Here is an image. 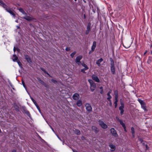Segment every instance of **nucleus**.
Listing matches in <instances>:
<instances>
[{
	"label": "nucleus",
	"mask_w": 152,
	"mask_h": 152,
	"mask_svg": "<svg viewBox=\"0 0 152 152\" xmlns=\"http://www.w3.org/2000/svg\"><path fill=\"white\" fill-rule=\"evenodd\" d=\"M75 1H76V0H75Z\"/></svg>",
	"instance_id": "obj_62"
},
{
	"label": "nucleus",
	"mask_w": 152,
	"mask_h": 152,
	"mask_svg": "<svg viewBox=\"0 0 152 152\" xmlns=\"http://www.w3.org/2000/svg\"><path fill=\"white\" fill-rule=\"evenodd\" d=\"M16 21L17 22H18V20H17Z\"/></svg>",
	"instance_id": "obj_61"
},
{
	"label": "nucleus",
	"mask_w": 152,
	"mask_h": 152,
	"mask_svg": "<svg viewBox=\"0 0 152 152\" xmlns=\"http://www.w3.org/2000/svg\"><path fill=\"white\" fill-rule=\"evenodd\" d=\"M120 113H121V115H123V113L124 112V110H120Z\"/></svg>",
	"instance_id": "obj_37"
},
{
	"label": "nucleus",
	"mask_w": 152,
	"mask_h": 152,
	"mask_svg": "<svg viewBox=\"0 0 152 152\" xmlns=\"http://www.w3.org/2000/svg\"><path fill=\"white\" fill-rule=\"evenodd\" d=\"M108 100L109 101V104H110V106H111L112 104L111 101L110 99V100Z\"/></svg>",
	"instance_id": "obj_40"
},
{
	"label": "nucleus",
	"mask_w": 152,
	"mask_h": 152,
	"mask_svg": "<svg viewBox=\"0 0 152 152\" xmlns=\"http://www.w3.org/2000/svg\"><path fill=\"white\" fill-rule=\"evenodd\" d=\"M36 106V107H37V109L39 110H40V108L39 107V106H38L37 104H37H35Z\"/></svg>",
	"instance_id": "obj_46"
},
{
	"label": "nucleus",
	"mask_w": 152,
	"mask_h": 152,
	"mask_svg": "<svg viewBox=\"0 0 152 152\" xmlns=\"http://www.w3.org/2000/svg\"><path fill=\"white\" fill-rule=\"evenodd\" d=\"M99 125L103 129H106L107 127V126L102 121L99 120Z\"/></svg>",
	"instance_id": "obj_3"
},
{
	"label": "nucleus",
	"mask_w": 152,
	"mask_h": 152,
	"mask_svg": "<svg viewBox=\"0 0 152 152\" xmlns=\"http://www.w3.org/2000/svg\"><path fill=\"white\" fill-rule=\"evenodd\" d=\"M99 89H100L101 91L100 92V93L101 94H103V93L104 91L103 90V88L101 86L99 87Z\"/></svg>",
	"instance_id": "obj_29"
},
{
	"label": "nucleus",
	"mask_w": 152,
	"mask_h": 152,
	"mask_svg": "<svg viewBox=\"0 0 152 152\" xmlns=\"http://www.w3.org/2000/svg\"><path fill=\"white\" fill-rule=\"evenodd\" d=\"M124 107V106H120L119 107V109L120 110H123Z\"/></svg>",
	"instance_id": "obj_35"
},
{
	"label": "nucleus",
	"mask_w": 152,
	"mask_h": 152,
	"mask_svg": "<svg viewBox=\"0 0 152 152\" xmlns=\"http://www.w3.org/2000/svg\"><path fill=\"white\" fill-rule=\"evenodd\" d=\"M115 96L116 95H118V92L117 91H115Z\"/></svg>",
	"instance_id": "obj_42"
},
{
	"label": "nucleus",
	"mask_w": 152,
	"mask_h": 152,
	"mask_svg": "<svg viewBox=\"0 0 152 152\" xmlns=\"http://www.w3.org/2000/svg\"><path fill=\"white\" fill-rule=\"evenodd\" d=\"M31 100L33 102H34V104H37V103L36 102V101L33 99V98L32 97H31Z\"/></svg>",
	"instance_id": "obj_30"
},
{
	"label": "nucleus",
	"mask_w": 152,
	"mask_h": 152,
	"mask_svg": "<svg viewBox=\"0 0 152 152\" xmlns=\"http://www.w3.org/2000/svg\"><path fill=\"white\" fill-rule=\"evenodd\" d=\"M91 28V25L90 23H88V24L87 27V29L86 31L85 34H88Z\"/></svg>",
	"instance_id": "obj_9"
},
{
	"label": "nucleus",
	"mask_w": 152,
	"mask_h": 152,
	"mask_svg": "<svg viewBox=\"0 0 152 152\" xmlns=\"http://www.w3.org/2000/svg\"><path fill=\"white\" fill-rule=\"evenodd\" d=\"M51 81L52 82L54 83H57V81H56V80H54V79H52L51 80Z\"/></svg>",
	"instance_id": "obj_32"
},
{
	"label": "nucleus",
	"mask_w": 152,
	"mask_h": 152,
	"mask_svg": "<svg viewBox=\"0 0 152 152\" xmlns=\"http://www.w3.org/2000/svg\"><path fill=\"white\" fill-rule=\"evenodd\" d=\"M142 108L145 110H146V108L145 104H142L141 105Z\"/></svg>",
	"instance_id": "obj_25"
},
{
	"label": "nucleus",
	"mask_w": 152,
	"mask_h": 152,
	"mask_svg": "<svg viewBox=\"0 0 152 152\" xmlns=\"http://www.w3.org/2000/svg\"><path fill=\"white\" fill-rule=\"evenodd\" d=\"M18 10L20 12L22 13L23 14L25 15H27V14L25 12L23 9L21 8H19L18 9Z\"/></svg>",
	"instance_id": "obj_20"
},
{
	"label": "nucleus",
	"mask_w": 152,
	"mask_h": 152,
	"mask_svg": "<svg viewBox=\"0 0 152 152\" xmlns=\"http://www.w3.org/2000/svg\"><path fill=\"white\" fill-rule=\"evenodd\" d=\"M111 133L112 134V135L115 137H118V135L116 130L113 128H112L110 129Z\"/></svg>",
	"instance_id": "obj_5"
},
{
	"label": "nucleus",
	"mask_w": 152,
	"mask_h": 152,
	"mask_svg": "<svg viewBox=\"0 0 152 152\" xmlns=\"http://www.w3.org/2000/svg\"><path fill=\"white\" fill-rule=\"evenodd\" d=\"M120 103L121 104V106H124V103L122 101H121V100H120Z\"/></svg>",
	"instance_id": "obj_33"
},
{
	"label": "nucleus",
	"mask_w": 152,
	"mask_h": 152,
	"mask_svg": "<svg viewBox=\"0 0 152 152\" xmlns=\"http://www.w3.org/2000/svg\"><path fill=\"white\" fill-rule=\"evenodd\" d=\"M109 146L110 148V150L111 151H113L115 150V145L112 144H110L109 145Z\"/></svg>",
	"instance_id": "obj_15"
},
{
	"label": "nucleus",
	"mask_w": 152,
	"mask_h": 152,
	"mask_svg": "<svg viewBox=\"0 0 152 152\" xmlns=\"http://www.w3.org/2000/svg\"><path fill=\"white\" fill-rule=\"evenodd\" d=\"M92 129L96 133H97L98 132V129L95 126H92Z\"/></svg>",
	"instance_id": "obj_19"
},
{
	"label": "nucleus",
	"mask_w": 152,
	"mask_h": 152,
	"mask_svg": "<svg viewBox=\"0 0 152 152\" xmlns=\"http://www.w3.org/2000/svg\"><path fill=\"white\" fill-rule=\"evenodd\" d=\"M118 101L115 100L114 104H115V107L116 108L117 106V102Z\"/></svg>",
	"instance_id": "obj_31"
},
{
	"label": "nucleus",
	"mask_w": 152,
	"mask_h": 152,
	"mask_svg": "<svg viewBox=\"0 0 152 152\" xmlns=\"http://www.w3.org/2000/svg\"><path fill=\"white\" fill-rule=\"evenodd\" d=\"M145 143L146 142L145 141H143V142L142 143L143 144L146 145Z\"/></svg>",
	"instance_id": "obj_51"
},
{
	"label": "nucleus",
	"mask_w": 152,
	"mask_h": 152,
	"mask_svg": "<svg viewBox=\"0 0 152 152\" xmlns=\"http://www.w3.org/2000/svg\"><path fill=\"white\" fill-rule=\"evenodd\" d=\"M82 65L84 67L85 70H87L88 69L87 66L85 64H82Z\"/></svg>",
	"instance_id": "obj_24"
},
{
	"label": "nucleus",
	"mask_w": 152,
	"mask_h": 152,
	"mask_svg": "<svg viewBox=\"0 0 152 152\" xmlns=\"http://www.w3.org/2000/svg\"><path fill=\"white\" fill-rule=\"evenodd\" d=\"M25 58L26 60L29 63H31L32 62L31 59L29 57V56L27 55H26L25 56Z\"/></svg>",
	"instance_id": "obj_13"
},
{
	"label": "nucleus",
	"mask_w": 152,
	"mask_h": 152,
	"mask_svg": "<svg viewBox=\"0 0 152 152\" xmlns=\"http://www.w3.org/2000/svg\"><path fill=\"white\" fill-rule=\"evenodd\" d=\"M66 51H69L70 50V48L68 47H66L65 49Z\"/></svg>",
	"instance_id": "obj_44"
},
{
	"label": "nucleus",
	"mask_w": 152,
	"mask_h": 152,
	"mask_svg": "<svg viewBox=\"0 0 152 152\" xmlns=\"http://www.w3.org/2000/svg\"><path fill=\"white\" fill-rule=\"evenodd\" d=\"M88 81L90 84L91 91L92 92L94 91L96 88V84L91 80H88Z\"/></svg>",
	"instance_id": "obj_1"
},
{
	"label": "nucleus",
	"mask_w": 152,
	"mask_h": 152,
	"mask_svg": "<svg viewBox=\"0 0 152 152\" xmlns=\"http://www.w3.org/2000/svg\"><path fill=\"white\" fill-rule=\"evenodd\" d=\"M111 91H109L107 94V95L108 96V97L107 98V100H110L112 98L111 96L110 95V94L111 93Z\"/></svg>",
	"instance_id": "obj_21"
},
{
	"label": "nucleus",
	"mask_w": 152,
	"mask_h": 152,
	"mask_svg": "<svg viewBox=\"0 0 152 152\" xmlns=\"http://www.w3.org/2000/svg\"><path fill=\"white\" fill-rule=\"evenodd\" d=\"M118 95H116L115 96V100H118Z\"/></svg>",
	"instance_id": "obj_39"
},
{
	"label": "nucleus",
	"mask_w": 152,
	"mask_h": 152,
	"mask_svg": "<svg viewBox=\"0 0 152 152\" xmlns=\"http://www.w3.org/2000/svg\"><path fill=\"white\" fill-rule=\"evenodd\" d=\"M145 146H146V150L148 149V147L147 145L146 144L145 145Z\"/></svg>",
	"instance_id": "obj_50"
},
{
	"label": "nucleus",
	"mask_w": 152,
	"mask_h": 152,
	"mask_svg": "<svg viewBox=\"0 0 152 152\" xmlns=\"http://www.w3.org/2000/svg\"><path fill=\"white\" fill-rule=\"evenodd\" d=\"M2 1H1V0H0V4H1V3L2 2Z\"/></svg>",
	"instance_id": "obj_54"
},
{
	"label": "nucleus",
	"mask_w": 152,
	"mask_h": 152,
	"mask_svg": "<svg viewBox=\"0 0 152 152\" xmlns=\"http://www.w3.org/2000/svg\"><path fill=\"white\" fill-rule=\"evenodd\" d=\"M120 123V124L123 127H125V124L123 122V121L122 120H121L119 122Z\"/></svg>",
	"instance_id": "obj_26"
},
{
	"label": "nucleus",
	"mask_w": 152,
	"mask_h": 152,
	"mask_svg": "<svg viewBox=\"0 0 152 152\" xmlns=\"http://www.w3.org/2000/svg\"><path fill=\"white\" fill-rule=\"evenodd\" d=\"M18 57L15 55H14L12 57V60L14 61H15L18 59Z\"/></svg>",
	"instance_id": "obj_22"
},
{
	"label": "nucleus",
	"mask_w": 152,
	"mask_h": 152,
	"mask_svg": "<svg viewBox=\"0 0 152 152\" xmlns=\"http://www.w3.org/2000/svg\"><path fill=\"white\" fill-rule=\"evenodd\" d=\"M151 54L152 55V51H151Z\"/></svg>",
	"instance_id": "obj_59"
},
{
	"label": "nucleus",
	"mask_w": 152,
	"mask_h": 152,
	"mask_svg": "<svg viewBox=\"0 0 152 152\" xmlns=\"http://www.w3.org/2000/svg\"><path fill=\"white\" fill-rule=\"evenodd\" d=\"M96 45V42L95 41L93 42L92 45L91 47V49L92 51H94Z\"/></svg>",
	"instance_id": "obj_12"
},
{
	"label": "nucleus",
	"mask_w": 152,
	"mask_h": 152,
	"mask_svg": "<svg viewBox=\"0 0 152 152\" xmlns=\"http://www.w3.org/2000/svg\"><path fill=\"white\" fill-rule=\"evenodd\" d=\"M73 152H77L76 151H74L73 150Z\"/></svg>",
	"instance_id": "obj_55"
},
{
	"label": "nucleus",
	"mask_w": 152,
	"mask_h": 152,
	"mask_svg": "<svg viewBox=\"0 0 152 152\" xmlns=\"http://www.w3.org/2000/svg\"><path fill=\"white\" fill-rule=\"evenodd\" d=\"M26 113L27 114V115H30V114L29 111H26Z\"/></svg>",
	"instance_id": "obj_41"
},
{
	"label": "nucleus",
	"mask_w": 152,
	"mask_h": 152,
	"mask_svg": "<svg viewBox=\"0 0 152 152\" xmlns=\"http://www.w3.org/2000/svg\"><path fill=\"white\" fill-rule=\"evenodd\" d=\"M124 129V131L126 132V126H125V127H123Z\"/></svg>",
	"instance_id": "obj_49"
},
{
	"label": "nucleus",
	"mask_w": 152,
	"mask_h": 152,
	"mask_svg": "<svg viewBox=\"0 0 152 152\" xmlns=\"http://www.w3.org/2000/svg\"><path fill=\"white\" fill-rule=\"evenodd\" d=\"M147 51H146L145 52V53H144V54H145L147 53Z\"/></svg>",
	"instance_id": "obj_56"
},
{
	"label": "nucleus",
	"mask_w": 152,
	"mask_h": 152,
	"mask_svg": "<svg viewBox=\"0 0 152 152\" xmlns=\"http://www.w3.org/2000/svg\"><path fill=\"white\" fill-rule=\"evenodd\" d=\"M0 5H1L2 7H3L6 10L7 8H8V7H7V5L5 3H4L3 1L1 3Z\"/></svg>",
	"instance_id": "obj_17"
},
{
	"label": "nucleus",
	"mask_w": 152,
	"mask_h": 152,
	"mask_svg": "<svg viewBox=\"0 0 152 152\" xmlns=\"http://www.w3.org/2000/svg\"><path fill=\"white\" fill-rule=\"evenodd\" d=\"M115 118H116V120L117 121H118L119 122H120V121H121V120L119 119V117L118 116L116 117Z\"/></svg>",
	"instance_id": "obj_36"
},
{
	"label": "nucleus",
	"mask_w": 152,
	"mask_h": 152,
	"mask_svg": "<svg viewBox=\"0 0 152 152\" xmlns=\"http://www.w3.org/2000/svg\"><path fill=\"white\" fill-rule=\"evenodd\" d=\"M85 107L87 111L90 112L92 111V108L91 105L89 103H86L85 104Z\"/></svg>",
	"instance_id": "obj_6"
},
{
	"label": "nucleus",
	"mask_w": 152,
	"mask_h": 152,
	"mask_svg": "<svg viewBox=\"0 0 152 152\" xmlns=\"http://www.w3.org/2000/svg\"><path fill=\"white\" fill-rule=\"evenodd\" d=\"M124 47H125L126 48H128L129 47H125V46H124Z\"/></svg>",
	"instance_id": "obj_60"
},
{
	"label": "nucleus",
	"mask_w": 152,
	"mask_h": 152,
	"mask_svg": "<svg viewBox=\"0 0 152 152\" xmlns=\"http://www.w3.org/2000/svg\"><path fill=\"white\" fill-rule=\"evenodd\" d=\"M41 69L44 72V73L47 74H48V75H49V74L45 70H44V69H43L42 68H41Z\"/></svg>",
	"instance_id": "obj_34"
},
{
	"label": "nucleus",
	"mask_w": 152,
	"mask_h": 152,
	"mask_svg": "<svg viewBox=\"0 0 152 152\" xmlns=\"http://www.w3.org/2000/svg\"><path fill=\"white\" fill-rule=\"evenodd\" d=\"M139 102L140 104L141 105L143 104H145V102L142 100L139 99Z\"/></svg>",
	"instance_id": "obj_28"
},
{
	"label": "nucleus",
	"mask_w": 152,
	"mask_h": 152,
	"mask_svg": "<svg viewBox=\"0 0 152 152\" xmlns=\"http://www.w3.org/2000/svg\"><path fill=\"white\" fill-rule=\"evenodd\" d=\"M12 152H16V151L15 150H13L12 151Z\"/></svg>",
	"instance_id": "obj_52"
},
{
	"label": "nucleus",
	"mask_w": 152,
	"mask_h": 152,
	"mask_svg": "<svg viewBox=\"0 0 152 152\" xmlns=\"http://www.w3.org/2000/svg\"><path fill=\"white\" fill-rule=\"evenodd\" d=\"M17 61L19 66H21L22 64L19 61Z\"/></svg>",
	"instance_id": "obj_43"
},
{
	"label": "nucleus",
	"mask_w": 152,
	"mask_h": 152,
	"mask_svg": "<svg viewBox=\"0 0 152 152\" xmlns=\"http://www.w3.org/2000/svg\"><path fill=\"white\" fill-rule=\"evenodd\" d=\"M103 61V59L101 58L96 61V64L99 66H101L100 63Z\"/></svg>",
	"instance_id": "obj_14"
},
{
	"label": "nucleus",
	"mask_w": 152,
	"mask_h": 152,
	"mask_svg": "<svg viewBox=\"0 0 152 152\" xmlns=\"http://www.w3.org/2000/svg\"><path fill=\"white\" fill-rule=\"evenodd\" d=\"M131 130L132 137L134 138L135 137L134 129L133 127H132L131 128Z\"/></svg>",
	"instance_id": "obj_18"
},
{
	"label": "nucleus",
	"mask_w": 152,
	"mask_h": 152,
	"mask_svg": "<svg viewBox=\"0 0 152 152\" xmlns=\"http://www.w3.org/2000/svg\"><path fill=\"white\" fill-rule=\"evenodd\" d=\"M23 18L28 21L32 20L33 19L32 17L27 16L26 15L25 16L23 17Z\"/></svg>",
	"instance_id": "obj_11"
},
{
	"label": "nucleus",
	"mask_w": 152,
	"mask_h": 152,
	"mask_svg": "<svg viewBox=\"0 0 152 152\" xmlns=\"http://www.w3.org/2000/svg\"><path fill=\"white\" fill-rule=\"evenodd\" d=\"M22 83L23 85V86L24 87H25V84H24V81H22Z\"/></svg>",
	"instance_id": "obj_47"
},
{
	"label": "nucleus",
	"mask_w": 152,
	"mask_h": 152,
	"mask_svg": "<svg viewBox=\"0 0 152 152\" xmlns=\"http://www.w3.org/2000/svg\"><path fill=\"white\" fill-rule=\"evenodd\" d=\"M111 71L113 74H115V69L114 63L113 60H111L110 62Z\"/></svg>",
	"instance_id": "obj_2"
},
{
	"label": "nucleus",
	"mask_w": 152,
	"mask_h": 152,
	"mask_svg": "<svg viewBox=\"0 0 152 152\" xmlns=\"http://www.w3.org/2000/svg\"><path fill=\"white\" fill-rule=\"evenodd\" d=\"M84 17L85 18H86V15H84Z\"/></svg>",
	"instance_id": "obj_57"
},
{
	"label": "nucleus",
	"mask_w": 152,
	"mask_h": 152,
	"mask_svg": "<svg viewBox=\"0 0 152 152\" xmlns=\"http://www.w3.org/2000/svg\"><path fill=\"white\" fill-rule=\"evenodd\" d=\"M16 49L15 48V47H14L13 48V51L14 52H15V50H16Z\"/></svg>",
	"instance_id": "obj_48"
},
{
	"label": "nucleus",
	"mask_w": 152,
	"mask_h": 152,
	"mask_svg": "<svg viewBox=\"0 0 152 152\" xmlns=\"http://www.w3.org/2000/svg\"><path fill=\"white\" fill-rule=\"evenodd\" d=\"M17 28H19L20 27L19 26H17Z\"/></svg>",
	"instance_id": "obj_58"
},
{
	"label": "nucleus",
	"mask_w": 152,
	"mask_h": 152,
	"mask_svg": "<svg viewBox=\"0 0 152 152\" xmlns=\"http://www.w3.org/2000/svg\"><path fill=\"white\" fill-rule=\"evenodd\" d=\"M6 11L12 15L14 17L15 16V15L13 11L9 8L6 9Z\"/></svg>",
	"instance_id": "obj_10"
},
{
	"label": "nucleus",
	"mask_w": 152,
	"mask_h": 152,
	"mask_svg": "<svg viewBox=\"0 0 152 152\" xmlns=\"http://www.w3.org/2000/svg\"><path fill=\"white\" fill-rule=\"evenodd\" d=\"M76 104L78 107H80L82 104V102L81 100H78L76 103Z\"/></svg>",
	"instance_id": "obj_16"
},
{
	"label": "nucleus",
	"mask_w": 152,
	"mask_h": 152,
	"mask_svg": "<svg viewBox=\"0 0 152 152\" xmlns=\"http://www.w3.org/2000/svg\"><path fill=\"white\" fill-rule=\"evenodd\" d=\"M139 141L140 142V143H142V142H143V140L141 138H139Z\"/></svg>",
	"instance_id": "obj_38"
},
{
	"label": "nucleus",
	"mask_w": 152,
	"mask_h": 152,
	"mask_svg": "<svg viewBox=\"0 0 152 152\" xmlns=\"http://www.w3.org/2000/svg\"><path fill=\"white\" fill-rule=\"evenodd\" d=\"M85 69H81V72H83L84 73H85L86 72H85Z\"/></svg>",
	"instance_id": "obj_45"
},
{
	"label": "nucleus",
	"mask_w": 152,
	"mask_h": 152,
	"mask_svg": "<svg viewBox=\"0 0 152 152\" xmlns=\"http://www.w3.org/2000/svg\"><path fill=\"white\" fill-rule=\"evenodd\" d=\"M76 53V52L74 51L70 54V56L72 58H73Z\"/></svg>",
	"instance_id": "obj_27"
},
{
	"label": "nucleus",
	"mask_w": 152,
	"mask_h": 152,
	"mask_svg": "<svg viewBox=\"0 0 152 152\" xmlns=\"http://www.w3.org/2000/svg\"><path fill=\"white\" fill-rule=\"evenodd\" d=\"M75 133L77 135H80V131L78 130L75 129Z\"/></svg>",
	"instance_id": "obj_23"
},
{
	"label": "nucleus",
	"mask_w": 152,
	"mask_h": 152,
	"mask_svg": "<svg viewBox=\"0 0 152 152\" xmlns=\"http://www.w3.org/2000/svg\"><path fill=\"white\" fill-rule=\"evenodd\" d=\"M92 79L96 82L99 83L100 82V80L98 77L96 75H93L91 77Z\"/></svg>",
	"instance_id": "obj_8"
},
{
	"label": "nucleus",
	"mask_w": 152,
	"mask_h": 152,
	"mask_svg": "<svg viewBox=\"0 0 152 152\" xmlns=\"http://www.w3.org/2000/svg\"><path fill=\"white\" fill-rule=\"evenodd\" d=\"M82 58V56L81 55H80L76 58L75 62L78 65H80L82 64L80 60Z\"/></svg>",
	"instance_id": "obj_4"
},
{
	"label": "nucleus",
	"mask_w": 152,
	"mask_h": 152,
	"mask_svg": "<svg viewBox=\"0 0 152 152\" xmlns=\"http://www.w3.org/2000/svg\"><path fill=\"white\" fill-rule=\"evenodd\" d=\"M16 50L17 51H19V49H18V48H17L16 49Z\"/></svg>",
	"instance_id": "obj_53"
},
{
	"label": "nucleus",
	"mask_w": 152,
	"mask_h": 152,
	"mask_svg": "<svg viewBox=\"0 0 152 152\" xmlns=\"http://www.w3.org/2000/svg\"><path fill=\"white\" fill-rule=\"evenodd\" d=\"M72 97L74 100H77L80 98V95L76 93L73 95Z\"/></svg>",
	"instance_id": "obj_7"
}]
</instances>
